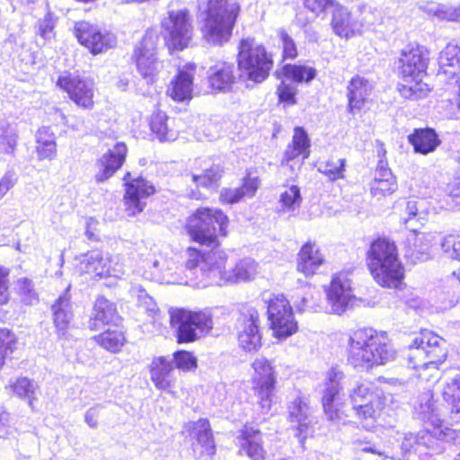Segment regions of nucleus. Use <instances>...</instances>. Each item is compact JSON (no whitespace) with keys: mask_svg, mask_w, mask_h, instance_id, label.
<instances>
[{"mask_svg":"<svg viewBox=\"0 0 460 460\" xmlns=\"http://www.w3.org/2000/svg\"><path fill=\"white\" fill-rule=\"evenodd\" d=\"M430 438L447 442L454 440V443L460 442V430L439 422L433 425L431 429H427L422 435L409 433L402 437L394 428H382L379 437L376 440L360 442V450L376 454L384 458L417 460V454H422Z\"/></svg>","mask_w":460,"mask_h":460,"instance_id":"f257e3e1","label":"nucleus"},{"mask_svg":"<svg viewBox=\"0 0 460 460\" xmlns=\"http://www.w3.org/2000/svg\"><path fill=\"white\" fill-rule=\"evenodd\" d=\"M186 254V268L196 276L202 288L251 281L259 273L258 263L249 257L238 261L233 270H226L227 254L217 247L208 252L190 247Z\"/></svg>","mask_w":460,"mask_h":460,"instance_id":"f03ea898","label":"nucleus"},{"mask_svg":"<svg viewBox=\"0 0 460 460\" xmlns=\"http://www.w3.org/2000/svg\"><path fill=\"white\" fill-rule=\"evenodd\" d=\"M198 9L203 40L218 47L228 42L240 13L239 4L228 0H198Z\"/></svg>","mask_w":460,"mask_h":460,"instance_id":"7ed1b4c3","label":"nucleus"},{"mask_svg":"<svg viewBox=\"0 0 460 460\" xmlns=\"http://www.w3.org/2000/svg\"><path fill=\"white\" fill-rule=\"evenodd\" d=\"M395 350L387 337L371 328L358 329L351 333L348 347V362L354 368L367 371L394 360Z\"/></svg>","mask_w":460,"mask_h":460,"instance_id":"20e7f679","label":"nucleus"},{"mask_svg":"<svg viewBox=\"0 0 460 460\" xmlns=\"http://www.w3.org/2000/svg\"><path fill=\"white\" fill-rule=\"evenodd\" d=\"M446 341L430 331H422L409 346L411 367L419 370L420 379L430 381L438 376V365L447 358Z\"/></svg>","mask_w":460,"mask_h":460,"instance_id":"39448f33","label":"nucleus"},{"mask_svg":"<svg viewBox=\"0 0 460 460\" xmlns=\"http://www.w3.org/2000/svg\"><path fill=\"white\" fill-rule=\"evenodd\" d=\"M367 266L374 279L382 287L397 288L402 282L403 267L398 260L396 246L386 239H377L371 243Z\"/></svg>","mask_w":460,"mask_h":460,"instance_id":"423d86ee","label":"nucleus"},{"mask_svg":"<svg viewBox=\"0 0 460 460\" xmlns=\"http://www.w3.org/2000/svg\"><path fill=\"white\" fill-rule=\"evenodd\" d=\"M237 62L241 75L254 83L263 82L273 66L271 55L253 38L240 41Z\"/></svg>","mask_w":460,"mask_h":460,"instance_id":"0eeeda50","label":"nucleus"},{"mask_svg":"<svg viewBox=\"0 0 460 460\" xmlns=\"http://www.w3.org/2000/svg\"><path fill=\"white\" fill-rule=\"evenodd\" d=\"M227 217L218 209L201 208L189 217L186 225L190 238L200 244L217 243V235L226 236Z\"/></svg>","mask_w":460,"mask_h":460,"instance_id":"6e6552de","label":"nucleus"},{"mask_svg":"<svg viewBox=\"0 0 460 460\" xmlns=\"http://www.w3.org/2000/svg\"><path fill=\"white\" fill-rule=\"evenodd\" d=\"M171 324L176 328L179 343L193 342L206 336L213 329L209 309L191 311L176 308L170 311Z\"/></svg>","mask_w":460,"mask_h":460,"instance_id":"1a4fd4ad","label":"nucleus"},{"mask_svg":"<svg viewBox=\"0 0 460 460\" xmlns=\"http://www.w3.org/2000/svg\"><path fill=\"white\" fill-rule=\"evenodd\" d=\"M438 75L448 76V84L457 87L459 97L455 102L450 101V119H460V39H456L447 44L438 56Z\"/></svg>","mask_w":460,"mask_h":460,"instance_id":"9d476101","label":"nucleus"},{"mask_svg":"<svg viewBox=\"0 0 460 460\" xmlns=\"http://www.w3.org/2000/svg\"><path fill=\"white\" fill-rule=\"evenodd\" d=\"M162 28L172 48L176 50L187 48L192 37L191 21L187 9L170 11L162 22Z\"/></svg>","mask_w":460,"mask_h":460,"instance_id":"9b49d317","label":"nucleus"},{"mask_svg":"<svg viewBox=\"0 0 460 460\" xmlns=\"http://www.w3.org/2000/svg\"><path fill=\"white\" fill-rule=\"evenodd\" d=\"M75 35L80 44L93 55L106 52L117 44V39L113 33L86 21L75 23Z\"/></svg>","mask_w":460,"mask_h":460,"instance_id":"f8f14e48","label":"nucleus"},{"mask_svg":"<svg viewBox=\"0 0 460 460\" xmlns=\"http://www.w3.org/2000/svg\"><path fill=\"white\" fill-rule=\"evenodd\" d=\"M287 410L288 420L292 429L296 430L295 436L303 445L306 438L313 432L312 409L307 398L303 396L300 392L290 394Z\"/></svg>","mask_w":460,"mask_h":460,"instance_id":"ddd939ff","label":"nucleus"},{"mask_svg":"<svg viewBox=\"0 0 460 460\" xmlns=\"http://www.w3.org/2000/svg\"><path fill=\"white\" fill-rule=\"evenodd\" d=\"M57 85L65 91L78 107L88 111L93 108L95 88L93 80L66 74L58 77Z\"/></svg>","mask_w":460,"mask_h":460,"instance_id":"4468645a","label":"nucleus"},{"mask_svg":"<svg viewBox=\"0 0 460 460\" xmlns=\"http://www.w3.org/2000/svg\"><path fill=\"white\" fill-rule=\"evenodd\" d=\"M156 40V36L146 33L135 49L137 71L147 84L155 82L162 67L155 58Z\"/></svg>","mask_w":460,"mask_h":460,"instance_id":"2eb2a0df","label":"nucleus"},{"mask_svg":"<svg viewBox=\"0 0 460 460\" xmlns=\"http://www.w3.org/2000/svg\"><path fill=\"white\" fill-rule=\"evenodd\" d=\"M184 432L191 439V450L194 457H210L216 453L212 430L207 419L187 422L184 425Z\"/></svg>","mask_w":460,"mask_h":460,"instance_id":"dca6fc26","label":"nucleus"},{"mask_svg":"<svg viewBox=\"0 0 460 460\" xmlns=\"http://www.w3.org/2000/svg\"><path fill=\"white\" fill-rule=\"evenodd\" d=\"M130 173L124 176L126 193L124 195L125 209L128 216L134 217L143 211L145 199L155 192V187L142 177L129 180Z\"/></svg>","mask_w":460,"mask_h":460,"instance_id":"f3484780","label":"nucleus"},{"mask_svg":"<svg viewBox=\"0 0 460 460\" xmlns=\"http://www.w3.org/2000/svg\"><path fill=\"white\" fill-rule=\"evenodd\" d=\"M344 374L338 367H332L326 374L324 388L323 389L322 403L325 415L331 421L339 423L341 420L340 410L337 408V401Z\"/></svg>","mask_w":460,"mask_h":460,"instance_id":"a211bd4d","label":"nucleus"},{"mask_svg":"<svg viewBox=\"0 0 460 460\" xmlns=\"http://www.w3.org/2000/svg\"><path fill=\"white\" fill-rule=\"evenodd\" d=\"M258 320V311L253 307L246 308L239 318V345L249 352L257 351L261 346Z\"/></svg>","mask_w":460,"mask_h":460,"instance_id":"6ab92c4d","label":"nucleus"},{"mask_svg":"<svg viewBox=\"0 0 460 460\" xmlns=\"http://www.w3.org/2000/svg\"><path fill=\"white\" fill-rule=\"evenodd\" d=\"M128 148L123 142L117 143L112 149H109L94 164V180L102 183L112 177L123 165Z\"/></svg>","mask_w":460,"mask_h":460,"instance_id":"aec40b11","label":"nucleus"},{"mask_svg":"<svg viewBox=\"0 0 460 460\" xmlns=\"http://www.w3.org/2000/svg\"><path fill=\"white\" fill-rule=\"evenodd\" d=\"M326 295L328 311L332 314H343L353 297L350 280L343 273L333 276Z\"/></svg>","mask_w":460,"mask_h":460,"instance_id":"412c9836","label":"nucleus"},{"mask_svg":"<svg viewBox=\"0 0 460 460\" xmlns=\"http://www.w3.org/2000/svg\"><path fill=\"white\" fill-rule=\"evenodd\" d=\"M78 267L82 273L99 277L116 276L110 255L99 250L91 251L83 255Z\"/></svg>","mask_w":460,"mask_h":460,"instance_id":"4be33fe9","label":"nucleus"},{"mask_svg":"<svg viewBox=\"0 0 460 460\" xmlns=\"http://www.w3.org/2000/svg\"><path fill=\"white\" fill-rule=\"evenodd\" d=\"M196 66L187 64L179 70L174 80L167 89V94L175 102H182L192 97L193 77Z\"/></svg>","mask_w":460,"mask_h":460,"instance_id":"5701e85b","label":"nucleus"},{"mask_svg":"<svg viewBox=\"0 0 460 460\" xmlns=\"http://www.w3.org/2000/svg\"><path fill=\"white\" fill-rule=\"evenodd\" d=\"M208 81L216 92H229L235 82L234 66L226 61H217L208 70Z\"/></svg>","mask_w":460,"mask_h":460,"instance_id":"b1692460","label":"nucleus"},{"mask_svg":"<svg viewBox=\"0 0 460 460\" xmlns=\"http://www.w3.org/2000/svg\"><path fill=\"white\" fill-rule=\"evenodd\" d=\"M428 58L424 50L420 48H412L403 50L399 58V70L402 77L424 76L428 66Z\"/></svg>","mask_w":460,"mask_h":460,"instance_id":"393cba45","label":"nucleus"},{"mask_svg":"<svg viewBox=\"0 0 460 460\" xmlns=\"http://www.w3.org/2000/svg\"><path fill=\"white\" fill-rule=\"evenodd\" d=\"M373 90V84L368 79L353 76L347 85L348 111L355 114L359 111Z\"/></svg>","mask_w":460,"mask_h":460,"instance_id":"a878e982","label":"nucleus"},{"mask_svg":"<svg viewBox=\"0 0 460 460\" xmlns=\"http://www.w3.org/2000/svg\"><path fill=\"white\" fill-rule=\"evenodd\" d=\"M240 453L251 460H265L266 450L263 447L262 434L259 429L245 426L239 437Z\"/></svg>","mask_w":460,"mask_h":460,"instance_id":"bb28decb","label":"nucleus"},{"mask_svg":"<svg viewBox=\"0 0 460 460\" xmlns=\"http://www.w3.org/2000/svg\"><path fill=\"white\" fill-rule=\"evenodd\" d=\"M149 371L150 379L157 389L170 392L175 386L173 367L164 357L154 358Z\"/></svg>","mask_w":460,"mask_h":460,"instance_id":"cd10ccee","label":"nucleus"},{"mask_svg":"<svg viewBox=\"0 0 460 460\" xmlns=\"http://www.w3.org/2000/svg\"><path fill=\"white\" fill-rule=\"evenodd\" d=\"M120 321L116 305L103 296H99L93 305L89 328L97 330L104 324L117 325Z\"/></svg>","mask_w":460,"mask_h":460,"instance_id":"c85d7f7f","label":"nucleus"},{"mask_svg":"<svg viewBox=\"0 0 460 460\" xmlns=\"http://www.w3.org/2000/svg\"><path fill=\"white\" fill-rule=\"evenodd\" d=\"M324 262L319 248L311 243H305L298 253L297 270L305 276H312Z\"/></svg>","mask_w":460,"mask_h":460,"instance_id":"c756f323","label":"nucleus"},{"mask_svg":"<svg viewBox=\"0 0 460 460\" xmlns=\"http://www.w3.org/2000/svg\"><path fill=\"white\" fill-rule=\"evenodd\" d=\"M69 288L59 296L51 308L54 324L61 334L65 333L73 318Z\"/></svg>","mask_w":460,"mask_h":460,"instance_id":"7c9ffc66","label":"nucleus"},{"mask_svg":"<svg viewBox=\"0 0 460 460\" xmlns=\"http://www.w3.org/2000/svg\"><path fill=\"white\" fill-rule=\"evenodd\" d=\"M408 138L414 151L421 155L434 152L441 144L436 131L429 128L415 129Z\"/></svg>","mask_w":460,"mask_h":460,"instance_id":"2f4dec72","label":"nucleus"},{"mask_svg":"<svg viewBox=\"0 0 460 460\" xmlns=\"http://www.w3.org/2000/svg\"><path fill=\"white\" fill-rule=\"evenodd\" d=\"M397 190V182L391 170L383 164L380 160L376 168L375 179L371 183L373 196H385L394 193Z\"/></svg>","mask_w":460,"mask_h":460,"instance_id":"473e14b6","label":"nucleus"},{"mask_svg":"<svg viewBox=\"0 0 460 460\" xmlns=\"http://www.w3.org/2000/svg\"><path fill=\"white\" fill-rule=\"evenodd\" d=\"M385 405V395L376 397L371 402L363 403L353 411L356 416L360 420L362 425L367 429L374 427L375 423L380 418Z\"/></svg>","mask_w":460,"mask_h":460,"instance_id":"72a5a7b5","label":"nucleus"},{"mask_svg":"<svg viewBox=\"0 0 460 460\" xmlns=\"http://www.w3.org/2000/svg\"><path fill=\"white\" fill-rule=\"evenodd\" d=\"M36 153L38 159L53 160L57 155V144L54 133L48 127L39 128L36 133Z\"/></svg>","mask_w":460,"mask_h":460,"instance_id":"f704fd0d","label":"nucleus"},{"mask_svg":"<svg viewBox=\"0 0 460 460\" xmlns=\"http://www.w3.org/2000/svg\"><path fill=\"white\" fill-rule=\"evenodd\" d=\"M258 187V178L248 177L244 179L240 188L223 189L220 192V199L224 203L234 204L240 201L243 198L253 197Z\"/></svg>","mask_w":460,"mask_h":460,"instance_id":"c9c22d12","label":"nucleus"},{"mask_svg":"<svg viewBox=\"0 0 460 460\" xmlns=\"http://www.w3.org/2000/svg\"><path fill=\"white\" fill-rule=\"evenodd\" d=\"M424 200H409L405 202L402 220L405 226L415 232L417 226H423L427 221V212L423 209Z\"/></svg>","mask_w":460,"mask_h":460,"instance_id":"e433bc0d","label":"nucleus"},{"mask_svg":"<svg viewBox=\"0 0 460 460\" xmlns=\"http://www.w3.org/2000/svg\"><path fill=\"white\" fill-rule=\"evenodd\" d=\"M8 388L17 397L28 401L31 410H34V402L38 400L39 385L36 382L28 377H18L10 381Z\"/></svg>","mask_w":460,"mask_h":460,"instance_id":"4c0bfd02","label":"nucleus"},{"mask_svg":"<svg viewBox=\"0 0 460 460\" xmlns=\"http://www.w3.org/2000/svg\"><path fill=\"white\" fill-rule=\"evenodd\" d=\"M441 394L451 405L452 411L460 413V373L445 376Z\"/></svg>","mask_w":460,"mask_h":460,"instance_id":"58836bf2","label":"nucleus"},{"mask_svg":"<svg viewBox=\"0 0 460 460\" xmlns=\"http://www.w3.org/2000/svg\"><path fill=\"white\" fill-rule=\"evenodd\" d=\"M310 141L306 132L302 128H296L292 139V144L285 151V159L287 162L292 161L302 155V161L309 156Z\"/></svg>","mask_w":460,"mask_h":460,"instance_id":"ea45409f","label":"nucleus"},{"mask_svg":"<svg viewBox=\"0 0 460 460\" xmlns=\"http://www.w3.org/2000/svg\"><path fill=\"white\" fill-rule=\"evenodd\" d=\"M423 76L402 77V82L399 84V92L405 99H420L429 92L428 84L422 81Z\"/></svg>","mask_w":460,"mask_h":460,"instance_id":"a19ab883","label":"nucleus"},{"mask_svg":"<svg viewBox=\"0 0 460 460\" xmlns=\"http://www.w3.org/2000/svg\"><path fill=\"white\" fill-rule=\"evenodd\" d=\"M384 394L371 384L357 383L350 389L349 396L352 409L362 406L363 403L371 402L376 397H381Z\"/></svg>","mask_w":460,"mask_h":460,"instance_id":"79ce46f5","label":"nucleus"},{"mask_svg":"<svg viewBox=\"0 0 460 460\" xmlns=\"http://www.w3.org/2000/svg\"><path fill=\"white\" fill-rule=\"evenodd\" d=\"M252 386L276 384V377L271 364L265 358H257L252 365Z\"/></svg>","mask_w":460,"mask_h":460,"instance_id":"37998d69","label":"nucleus"},{"mask_svg":"<svg viewBox=\"0 0 460 460\" xmlns=\"http://www.w3.org/2000/svg\"><path fill=\"white\" fill-rule=\"evenodd\" d=\"M332 27L338 36L349 38L353 33L350 13L346 8L336 5L332 13Z\"/></svg>","mask_w":460,"mask_h":460,"instance_id":"c03bdc74","label":"nucleus"},{"mask_svg":"<svg viewBox=\"0 0 460 460\" xmlns=\"http://www.w3.org/2000/svg\"><path fill=\"white\" fill-rule=\"evenodd\" d=\"M441 249L447 257L460 261V232L446 235L441 242ZM451 282L460 284V269L453 272Z\"/></svg>","mask_w":460,"mask_h":460,"instance_id":"a18cd8bd","label":"nucleus"},{"mask_svg":"<svg viewBox=\"0 0 460 460\" xmlns=\"http://www.w3.org/2000/svg\"><path fill=\"white\" fill-rule=\"evenodd\" d=\"M268 318L270 321L279 323L284 316L290 317L293 314L289 302L283 295H278L273 298H270L268 302Z\"/></svg>","mask_w":460,"mask_h":460,"instance_id":"49530a36","label":"nucleus"},{"mask_svg":"<svg viewBox=\"0 0 460 460\" xmlns=\"http://www.w3.org/2000/svg\"><path fill=\"white\" fill-rule=\"evenodd\" d=\"M15 128L6 120L0 121V153L14 155L17 146Z\"/></svg>","mask_w":460,"mask_h":460,"instance_id":"de8ad7c7","label":"nucleus"},{"mask_svg":"<svg viewBox=\"0 0 460 460\" xmlns=\"http://www.w3.org/2000/svg\"><path fill=\"white\" fill-rule=\"evenodd\" d=\"M458 445H460L459 441L454 443V440L447 442L430 438V441L426 444V448L422 454H417V460H435L432 454H441L447 449L456 452L458 449Z\"/></svg>","mask_w":460,"mask_h":460,"instance_id":"09e8293b","label":"nucleus"},{"mask_svg":"<svg viewBox=\"0 0 460 460\" xmlns=\"http://www.w3.org/2000/svg\"><path fill=\"white\" fill-rule=\"evenodd\" d=\"M14 291L20 296L21 302L32 305L39 301V296L34 283L28 278H20L14 284Z\"/></svg>","mask_w":460,"mask_h":460,"instance_id":"8fccbe9b","label":"nucleus"},{"mask_svg":"<svg viewBox=\"0 0 460 460\" xmlns=\"http://www.w3.org/2000/svg\"><path fill=\"white\" fill-rule=\"evenodd\" d=\"M283 75L295 82H310L316 75V70L314 67L300 65H285L282 68Z\"/></svg>","mask_w":460,"mask_h":460,"instance_id":"3c124183","label":"nucleus"},{"mask_svg":"<svg viewBox=\"0 0 460 460\" xmlns=\"http://www.w3.org/2000/svg\"><path fill=\"white\" fill-rule=\"evenodd\" d=\"M94 340L103 349L111 352H118L123 346L125 338L121 332L109 330L95 336Z\"/></svg>","mask_w":460,"mask_h":460,"instance_id":"603ef678","label":"nucleus"},{"mask_svg":"<svg viewBox=\"0 0 460 460\" xmlns=\"http://www.w3.org/2000/svg\"><path fill=\"white\" fill-rule=\"evenodd\" d=\"M434 411L433 394L430 390L422 392L415 401L414 412L423 420H429Z\"/></svg>","mask_w":460,"mask_h":460,"instance_id":"864d4df0","label":"nucleus"},{"mask_svg":"<svg viewBox=\"0 0 460 460\" xmlns=\"http://www.w3.org/2000/svg\"><path fill=\"white\" fill-rule=\"evenodd\" d=\"M279 202L283 211L293 212L297 209L302 202L300 189L296 185L288 187L281 194Z\"/></svg>","mask_w":460,"mask_h":460,"instance_id":"5fc2aeb1","label":"nucleus"},{"mask_svg":"<svg viewBox=\"0 0 460 460\" xmlns=\"http://www.w3.org/2000/svg\"><path fill=\"white\" fill-rule=\"evenodd\" d=\"M167 116L163 112H157L151 119V129L161 141H172L175 139V135L168 129Z\"/></svg>","mask_w":460,"mask_h":460,"instance_id":"6e6d98bb","label":"nucleus"},{"mask_svg":"<svg viewBox=\"0 0 460 460\" xmlns=\"http://www.w3.org/2000/svg\"><path fill=\"white\" fill-rule=\"evenodd\" d=\"M345 159L331 158L324 163H321L318 171L326 175L331 181L342 179L344 177Z\"/></svg>","mask_w":460,"mask_h":460,"instance_id":"4d7b16f0","label":"nucleus"},{"mask_svg":"<svg viewBox=\"0 0 460 460\" xmlns=\"http://www.w3.org/2000/svg\"><path fill=\"white\" fill-rule=\"evenodd\" d=\"M222 172L223 171L220 165L213 164L209 168L206 169L202 174H192L191 179L198 186H203L206 188L213 187L221 178Z\"/></svg>","mask_w":460,"mask_h":460,"instance_id":"13d9d810","label":"nucleus"},{"mask_svg":"<svg viewBox=\"0 0 460 460\" xmlns=\"http://www.w3.org/2000/svg\"><path fill=\"white\" fill-rule=\"evenodd\" d=\"M262 413H268L272 406L275 384L252 386Z\"/></svg>","mask_w":460,"mask_h":460,"instance_id":"bf43d9fd","label":"nucleus"},{"mask_svg":"<svg viewBox=\"0 0 460 460\" xmlns=\"http://www.w3.org/2000/svg\"><path fill=\"white\" fill-rule=\"evenodd\" d=\"M274 335L279 339H286L297 331V323L294 319V314L290 317H282L279 323L270 321Z\"/></svg>","mask_w":460,"mask_h":460,"instance_id":"052dcab7","label":"nucleus"},{"mask_svg":"<svg viewBox=\"0 0 460 460\" xmlns=\"http://www.w3.org/2000/svg\"><path fill=\"white\" fill-rule=\"evenodd\" d=\"M15 343V335L6 328H0V369L6 358L13 353Z\"/></svg>","mask_w":460,"mask_h":460,"instance_id":"680f3d73","label":"nucleus"},{"mask_svg":"<svg viewBox=\"0 0 460 460\" xmlns=\"http://www.w3.org/2000/svg\"><path fill=\"white\" fill-rule=\"evenodd\" d=\"M427 11L439 20L460 22L458 7L454 8L444 4H432L428 6Z\"/></svg>","mask_w":460,"mask_h":460,"instance_id":"e2e57ef3","label":"nucleus"},{"mask_svg":"<svg viewBox=\"0 0 460 460\" xmlns=\"http://www.w3.org/2000/svg\"><path fill=\"white\" fill-rule=\"evenodd\" d=\"M176 367L184 371H190L197 367V358L186 350H179L173 354Z\"/></svg>","mask_w":460,"mask_h":460,"instance_id":"0e129e2a","label":"nucleus"},{"mask_svg":"<svg viewBox=\"0 0 460 460\" xmlns=\"http://www.w3.org/2000/svg\"><path fill=\"white\" fill-rule=\"evenodd\" d=\"M279 36L282 43L283 58L290 59L296 58L297 56V49L293 39L283 29L279 31Z\"/></svg>","mask_w":460,"mask_h":460,"instance_id":"69168bd1","label":"nucleus"},{"mask_svg":"<svg viewBox=\"0 0 460 460\" xmlns=\"http://www.w3.org/2000/svg\"><path fill=\"white\" fill-rule=\"evenodd\" d=\"M132 296L137 297L138 303L143 305L147 311H154L155 303L154 299L146 292L141 286H135L131 288Z\"/></svg>","mask_w":460,"mask_h":460,"instance_id":"338daca9","label":"nucleus"},{"mask_svg":"<svg viewBox=\"0 0 460 460\" xmlns=\"http://www.w3.org/2000/svg\"><path fill=\"white\" fill-rule=\"evenodd\" d=\"M54 27L55 22L53 18L49 14H47L42 20L39 22V34L45 40H49L55 35Z\"/></svg>","mask_w":460,"mask_h":460,"instance_id":"774afa93","label":"nucleus"}]
</instances>
